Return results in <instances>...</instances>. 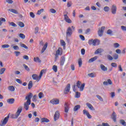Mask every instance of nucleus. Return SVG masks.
Listing matches in <instances>:
<instances>
[{
  "label": "nucleus",
  "mask_w": 126,
  "mask_h": 126,
  "mask_svg": "<svg viewBox=\"0 0 126 126\" xmlns=\"http://www.w3.org/2000/svg\"><path fill=\"white\" fill-rule=\"evenodd\" d=\"M50 103L53 105H59L60 104V100L58 98H55L51 100Z\"/></svg>",
  "instance_id": "8"
},
{
  "label": "nucleus",
  "mask_w": 126,
  "mask_h": 126,
  "mask_svg": "<svg viewBox=\"0 0 126 126\" xmlns=\"http://www.w3.org/2000/svg\"><path fill=\"white\" fill-rule=\"evenodd\" d=\"M30 15L31 16V17H32V18H35V14H34V13L31 12L30 13Z\"/></svg>",
  "instance_id": "56"
},
{
  "label": "nucleus",
  "mask_w": 126,
  "mask_h": 126,
  "mask_svg": "<svg viewBox=\"0 0 126 126\" xmlns=\"http://www.w3.org/2000/svg\"><path fill=\"white\" fill-rule=\"evenodd\" d=\"M9 24L10 25V26H12L13 27H17V25H16V24L13 22L11 23L9 22Z\"/></svg>",
  "instance_id": "41"
},
{
  "label": "nucleus",
  "mask_w": 126,
  "mask_h": 126,
  "mask_svg": "<svg viewBox=\"0 0 126 126\" xmlns=\"http://www.w3.org/2000/svg\"><path fill=\"white\" fill-rule=\"evenodd\" d=\"M112 83H112V81L111 80V79L107 80V82L104 81L103 82L104 85H108V84H109L110 85H112Z\"/></svg>",
  "instance_id": "22"
},
{
  "label": "nucleus",
  "mask_w": 126,
  "mask_h": 126,
  "mask_svg": "<svg viewBox=\"0 0 126 126\" xmlns=\"http://www.w3.org/2000/svg\"><path fill=\"white\" fill-rule=\"evenodd\" d=\"M44 12V9H41L40 10L37 11L36 14L37 15H40L42 13V12Z\"/></svg>",
  "instance_id": "40"
},
{
  "label": "nucleus",
  "mask_w": 126,
  "mask_h": 126,
  "mask_svg": "<svg viewBox=\"0 0 126 126\" xmlns=\"http://www.w3.org/2000/svg\"><path fill=\"white\" fill-rule=\"evenodd\" d=\"M15 99L14 98H9L7 99V102L8 104H13L14 103Z\"/></svg>",
  "instance_id": "25"
},
{
  "label": "nucleus",
  "mask_w": 126,
  "mask_h": 126,
  "mask_svg": "<svg viewBox=\"0 0 126 126\" xmlns=\"http://www.w3.org/2000/svg\"><path fill=\"white\" fill-rule=\"evenodd\" d=\"M111 12L112 14H116L117 13V6L113 5L111 7Z\"/></svg>",
  "instance_id": "15"
},
{
  "label": "nucleus",
  "mask_w": 126,
  "mask_h": 126,
  "mask_svg": "<svg viewBox=\"0 0 126 126\" xmlns=\"http://www.w3.org/2000/svg\"><path fill=\"white\" fill-rule=\"evenodd\" d=\"M103 10L104 11H105V12H108V11L110 10V8L108 6H105L104 7Z\"/></svg>",
  "instance_id": "49"
},
{
  "label": "nucleus",
  "mask_w": 126,
  "mask_h": 126,
  "mask_svg": "<svg viewBox=\"0 0 126 126\" xmlns=\"http://www.w3.org/2000/svg\"><path fill=\"white\" fill-rule=\"evenodd\" d=\"M21 47H22V48H24V49H26V50H28V47H27V46H26V45L22 43L20 44Z\"/></svg>",
  "instance_id": "42"
},
{
  "label": "nucleus",
  "mask_w": 126,
  "mask_h": 126,
  "mask_svg": "<svg viewBox=\"0 0 126 126\" xmlns=\"http://www.w3.org/2000/svg\"><path fill=\"white\" fill-rule=\"evenodd\" d=\"M75 30V28L72 26L71 27H69L66 30V38L68 37H71V35L73 33V31Z\"/></svg>",
  "instance_id": "2"
},
{
  "label": "nucleus",
  "mask_w": 126,
  "mask_h": 126,
  "mask_svg": "<svg viewBox=\"0 0 126 126\" xmlns=\"http://www.w3.org/2000/svg\"><path fill=\"white\" fill-rule=\"evenodd\" d=\"M78 63L79 64V67H81L82 65V59H81V58H80L79 59H78Z\"/></svg>",
  "instance_id": "35"
},
{
  "label": "nucleus",
  "mask_w": 126,
  "mask_h": 126,
  "mask_svg": "<svg viewBox=\"0 0 126 126\" xmlns=\"http://www.w3.org/2000/svg\"><path fill=\"white\" fill-rule=\"evenodd\" d=\"M96 97L100 101H103V98H102V97H101V96L99 95H96Z\"/></svg>",
  "instance_id": "61"
},
{
  "label": "nucleus",
  "mask_w": 126,
  "mask_h": 126,
  "mask_svg": "<svg viewBox=\"0 0 126 126\" xmlns=\"http://www.w3.org/2000/svg\"><path fill=\"white\" fill-rule=\"evenodd\" d=\"M64 19L67 23H71V22H72L71 20L68 17V16H67V12H66V14L64 15Z\"/></svg>",
  "instance_id": "11"
},
{
  "label": "nucleus",
  "mask_w": 126,
  "mask_h": 126,
  "mask_svg": "<svg viewBox=\"0 0 126 126\" xmlns=\"http://www.w3.org/2000/svg\"><path fill=\"white\" fill-rule=\"evenodd\" d=\"M107 34H108V35H110V36L113 35V31H112V30H108L107 31Z\"/></svg>",
  "instance_id": "38"
},
{
  "label": "nucleus",
  "mask_w": 126,
  "mask_h": 126,
  "mask_svg": "<svg viewBox=\"0 0 126 126\" xmlns=\"http://www.w3.org/2000/svg\"><path fill=\"white\" fill-rule=\"evenodd\" d=\"M6 20L4 18L1 17L0 18V23L2 25V22H5Z\"/></svg>",
  "instance_id": "47"
},
{
  "label": "nucleus",
  "mask_w": 126,
  "mask_h": 126,
  "mask_svg": "<svg viewBox=\"0 0 126 126\" xmlns=\"http://www.w3.org/2000/svg\"><path fill=\"white\" fill-rule=\"evenodd\" d=\"M114 46L115 48H119V47H120V44L118 43H115L114 44Z\"/></svg>",
  "instance_id": "62"
},
{
  "label": "nucleus",
  "mask_w": 126,
  "mask_h": 126,
  "mask_svg": "<svg viewBox=\"0 0 126 126\" xmlns=\"http://www.w3.org/2000/svg\"><path fill=\"white\" fill-rule=\"evenodd\" d=\"M68 111H69V105L67 103H65L64 104V112L66 113H68Z\"/></svg>",
  "instance_id": "17"
},
{
  "label": "nucleus",
  "mask_w": 126,
  "mask_h": 126,
  "mask_svg": "<svg viewBox=\"0 0 126 126\" xmlns=\"http://www.w3.org/2000/svg\"><path fill=\"white\" fill-rule=\"evenodd\" d=\"M100 68H101L103 71H107L108 70V68H107L106 66H105V65L102 64L100 65Z\"/></svg>",
  "instance_id": "28"
},
{
  "label": "nucleus",
  "mask_w": 126,
  "mask_h": 126,
  "mask_svg": "<svg viewBox=\"0 0 126 126\" xmlns=\"http://www.w3.org/2000/svg\"><path fill=\"white\" fill-rule=\"evenodd\" d=\"M47 47H48V43L46 42L41 50V54H43V53H44V52H45L46 50H47Z\"/></svg>",
  "instance_id": "19"
},
{
  "label": "nucleus",
  "mask_w": 126,
  "mask_h": 126,
  "mask_svg": "<svg viewBox=\"0 0 126 126\" xmlns=\"http://www.w3.org/2000/svg\"><path fill=\"white\" fill-rule=\"evenodd\" d=\"M32 101L34 102H36L37 101V95H34L32 97Z\"/></svg>",
  "instance_id": "52"
},
{
  "label": "nucleus",
  "mask_w": 126,
  "mask_h": 126,
  "mask_svg": "<svg viewBox=\"0 0 126 126\" xmlns=\"http://www.w3.org/2000/svg\"><path fill=\"white\" fill-rule=\"evenodd\" d=\"M105 27H102L101 29L98 31V34L100 37H102V36H103L104 31H105Z\"/></svg>",
  "instance_id": "9"
},
{
  "label": "nucleus",
  "mask_w": 126,
  "mask_h": 126,
  "mask_svg": "<svg viewBox=\"0 0 126 126\" xmlns=\"http://www.w3.org/2000/svg\"><path fill=\"white\" fill-rule=\"evenodd\" d=\"M81 53L83 56H84V55H85V49H82L81 50Z\"/></svg>",
  "instance_id": "60"
},
{
  "label": "nucleus",
  "mask_w": 126,
  "mask_h": 126,
  "mask_svg": "<svg viewBox=\"0 0 126 126\" xmlns=\"http://www.w3.org/2000/svg\"><path fill=\"white\" fill-rule=\"evenodd\" d=\"M28 89L30 90L32 87H33V82L32 81H30L29 82L28 85Z\"/></svg>",
  "instance_id": "27"
},
{
  "label": "nucleus",
  "mask_w": 126,
  "mask_h": 126,
  "mask_svg": "<svg viewBox=\"0 0 126 126\" xmlns=\"http://www.w3.org/2000/svg\"><path fill=\"white\" fill-rule=\"evenodd\" d=\"M62 55H63V49L61 47H59L57 50L56 53L55 54V62H57V60H58L59 56H62Z\"/></svg>",
  "instance_id": "5"
},
{
  "label": "nucleus",
  "mask_w": 126,
  "mask_h": 126,
  "mask_svg": "<svg viewBox=\"0 0 126 126\" xmlns=\"http://www.w3.org/2000/svg\"><path fill=\"white\" fill-rule=\"evenodd\" d=\"M86 105L87 107H89L90 110H91L92 111H94L95 109H94V107H93V106L91 105V104L89 103H87Z\"/></svg>",
  "instance_id": "24"
},
{
  "label": "nucleus",
  "mask_w": 126,
  "mask_h": 126,
  "mask_svg": "<svg viewBox=\"0 0 126 126\" xmlns=\"http://www.w3.org/2000/svg\"><path fill=\"white\" fill-rule=\"evenodd\" d=\"M70 90V84H68L64 90V94H67Z\"/></svg>",
  "instance_id": "10"
},
{
  "label": "nucleus",
  "mask_w": 126,
  "mask_h": 126,
  "mask_svg": "<svg viewBox=\"0 0 126 126\" xmlns=\"http://www.w3.org/2000/svg\"><path fill=\"white\" fill-rule=\"evenodd\" d=\"M13 48L14 49V50H15V51H17V50L19 49V47H18V46L16 45V46H13Z\"/></svg>",
  "instance_id": "59"
},
{
  "label": "nucleus",
  "mask_w": 126,
  "mask_h": 126,
  "mask_svg": "<svg viewBox=\"0 0 126 126\" xmlns=\"http://www.w3.org/2000/svg\"><path fill=\"white\" fill-rule=\"evenodd\" d=\"M23 66H24L26 70H27V71H30V68L28 67V66L24 64H23Z\"/></svg>",
  "instance_id": "48"
},
{
  "label": "nucleus",
  "mask_w": 126,
  "mask_h": 126,
  "mask_svg": "<svg viewBox=\"0 0 126 126\" xmlns=\"http://www.w3.org/2000/svg\"><path fill=\"white\" fill-rule=\"evenodd\" d=\"M88 43L89 45H93V46H98V45H100V40L98 39H95L94 40L92 39L89 40Z\"/></svg>",
  "instance_id": "4"
},
{
  "label": "nucleus",
  "mask_w": 126,
  "mask_h": 126,
  "mask_svg": "<svg viewBox=\"0 0 126 126\" xmlns=\"http://www.w3.org/2000/svg\"><path fill=\"white\" fill-rule=\"evenodd\" d=\"M31 104V102L30 101H27L24 103V107L26 111H28L29 110V105Z\"/></svg>",
  "instance_id": "12"
},
{
  "label": "nucleus",
  "mask_w": 126,
  "mask_h": 126,
  "mask_svg": "<svg viewBox=\"0 0 126 126\" xmlns=\"http://www.w3.org/2000/svg\"><path fill=\"white\" fill-rule=\"evenodd\" d=\"M33 96V94L30 93L27 96H26V100H27V102H31V98Z\"/></svg>",
  "instance_id": "14"
},
{
  "label": "nucleus",
  "mask_w": 126,
  "mask_h": 126,
  "mask_svg": "<svg viewBox=\"0 0 126 126\" xmlns=\"http://www.w3.org/2000/svg\"><path fill=\"white\" fill-rule=\"evenodd\" d=\"M52 69L55 71V72H57L58 71V66L56 65H54L52 67Z\"/></svg>",
  "instance_id": "37"
},
{
  "label": "nucleus",
  "mask_w": 126,
  "mask_h": 126,
  "mask_svg": "<svg viewBox=\"0 0 126 126\" xmlns=\"http://www.w3.org/2000/svg\"><path fill=\"white\" fill-rule=\"evenodd\" d=\"M79 109H80V105H77L74 107L73 111L74 112H76Z\"/></svg>",
  "instance_id": "32"
},
{
  "label": "nucleus",
  "mask_w": 126,
  "mask_h": 126,
  "mask_svg": "<svg viewBox=\"0 0 126 126\" xmlns=\"http://www.w3.org/2000/svg\"><path fill=\"white\" fill-rule=\"evenodd\" d=\"M88 76H89L90 77H92V78H93V77H95V74H94V73H89L88 74Z\"/></svg>",
  "instance_id": "51"
},
{
  "label": "nucleus",
  "mask_w": 126,
  "mask_h": 126,
  "mask_svg": "<svg viewBox=\"0 0 126 126\" xmlns=\"http://www.w3.org/2000/svg\"><path fill=\"white\" fill-rule=\"evenodd\" d=\"M111 118L115 123L117 122V115L116 114V112H115L114 111L113 112L111 115Z\"/></svg>",
  "instance_id": "18"
},
{
  "label": "nucleus",
  "mask_w": 126,
  "mask_h": 126,
  "mask_svg": "<svg viewBox=\"0 0 126 126\" xmlns=\"http://www.w3.org/2000/svg\"><path fill=\"white\" fill-rule=\"evenodd\" d=\"M50 11L51 13H56V12H57V11L55 9L53 8L50 9Z\"/></svg>",
  "instance_id": "57"
},
{
  "label": "nucleus",
  "mask_w": 126,
  "mask_h": 126,
  "mask_svg": "<svg viewBox=\"0 0 126 126\" xmlns=\"http://www.w3.org/2000/svg\"><path fill=\"white\" fill-rule=\"evenodd\" d=\"M9 11H10L11 12H12L13 13H14L15 14H18V12L17 10L14 9H9Z\"/></svg>",
  "instance_id": "31"
},
{
  "label": "nucleus",
  "mask_w": 126,
  "mask_h": 126,
  "mask_svg": "<svg viewBox=\"0 0 126 126\" xmlns=\"http://www.w3.org/2000/svg\"><path fill=\"white\" fill-rule=\"evenodd\" d=\"M8 90H9V91H11V92H13V91L15 90V88L13 86H10L8 87Z\"/></svg>",
  "instance_id": "26"
},
{
  "label": "nucleus",
  "mask_w": 126,
  "mask_h": 126,
  "mask_svg": "<svg viewBox=\"0 0 126 126\" xmlns=\"http://www.w3.org/2000/svg\"><path fill=\"white\" fill-rule=\"evenodd\" d=\"M9 119V114L7 115V117H6L3 121L2 122L1 124L0 125V126H5L6 124H7V122H8V119Z\"/></svg>",
  "instance_id": "7"
},
{
  "label": "nucleus",
  "mask_w": 126,
  "mask_h": 126,
  "mask_svg": "<svg viewBox=\"0 0 126 126\" xmlns=\"http://www.w3.org/2000/svg\"><path fill=\"white\" fill-rule=\"evenodd\" d=\"M18 25L21 28H23L25 25H24V23L22 22H19Z\"/></svg>",
  "instance_id": "34"
},
{
  "label": "nucleus",
  "mask_w": 126,
  "mask_h": 126,
  "mask_svg": "<svg viewBox=\"0 0 126 126\" xmlns=\"http://www.w3.org/2000/svg\"><path fill=\"white\" fill-rule=\"evenodd\" d=\"M9 47H10V46L8 44H3V45H1V48H2L3 49L9 48Z\"/></svg>",
  "instance_id": "44"
},
{
  "label": "nucleus",
  "mask_w": 126,
  "mask_h": 126,
  "mask_svg": "<svg viewBox=\"0 0 126 126\" xmlns=\"http://www.w3.org/2000/svg\"><path fill=\"white\" fill-rule=\"evenodd\" d=\"M111 66H112L113 67H117L118 66V64H117V63H111Z\"/></svg>",
  "instance_id": "53"
},
{
  "label": "nucleus",
  "mask_w": 126,
  "mask_h": 126,
  "mask_svg": "<svg viewBox=\"0 0 126 126\" xmlns=\"http://www.w3.org/2000/svg\"><path fill=\"white\" fill-rule=\"evenodd\" d=\"M83 115H87V118H88V119H92V116L90 115V114H89V112H88V111H87L86 110H84L83 111Z\"/></svg>",
  "instance_id": "16"
},
{
  "label": "nucleus",
  "mask_w": 126,
  "mask_h": 126,
  "mask_svg": "<svg viewBox=\"0 0 126 126\" xmlns=\"http://www.w3.org/2000/svg\"><path fill=\"white\" fill-rule=\"evenodd\" d=\"M72 5V3L71 2V1H68L67 3V7H70V6H71Z\"/></svg>",
  "instance_id": "54"
},
{
  "label": "nucleus",
  "mask_w": 126,
  "mask_h": 126,
  "mask_svg": "<svg viewBox=\"0 0 126 126\" xmlns=\"http://www.w3.org/2000/svg\"><path fill=\"white\" fill-rule=\"evenodd\" d=\"M96 60H97V57L95 56L94 58H92L91 59H90L89 60V63H93V62H94V61H96Z\"/></svg>",
  "instance_id": "30"
},
{
  "label": "nucleus",
  "mask_w": 126,
  "mask_h": 126,
  "mask_svg": "<svg viewBox=\"0 0 126 126\" xmlns=\"http://www.w3.org/2000/svg\"><path fill=\"white\" fill-rule=\"evenodd\" d=\"M33 61L34 63H39L42 62L41 60H40V58H39L38 57H34L33 58Z\"/></svg>",
  "instance_id": "23"
},
{
  "label": "nucleus",
  "mask_w": 126,
  "mask_h": 126,
  "mask_svg": "<svg viewBox=\"0 0 126 126\" xmlns=\"http://www.w3.org/2000/svg\"><path fill=\"white\" fill-rule=\"evenodd\" d=\"M14 53L16 55V57H18V56L20 55V52L19 51H15Z\"/></svg>",
  "instance_id": "63"
},
{
  "label": "nucleus",
  "mask_w": 126,
  "mask_h": 126,
  "mask_svg": "<svg viewBox=\"0 0 126 126\" xmlns=\"http://www.w3.org/2000/svg\"><path fill=\"white\" fill-rule=\"evenodd\" d=\"M76 84L78 88L80 89V91H83L84 87H85V84L83 83L81 85V82L78 81Z\"/></svg>",
  "instance_id": "6"
},
{
  "label": "nucleus",
  "mask_w": 126,
  "mask_h": 126,
  "mask_svg": "<svg viewBox=\"0 0 126 126\" xmlns=\"http://www.w3.org/2000/svg\"><path fill=\"white\" fill-rule=\"evenodd\" d=\"M107 58L108 60H109V61H113V60H114V58H113V57H112L110 55H108L107 56Z\"/></svg>",
  "instance_id": "45"
},
{
  "label": "nucleus",
  "mask_w": 126,
  "mask_h": 126,
  "mask_svg": "<svg viewBox=\"0 0 126 126\" xmlns=\"http://www.w3.org/2000/svg\"><path fill=\"white\" fill-rule=\"evenodd\" d=\"M5 68H1L0 69V74H3L4 73V72L5 71Z\"/></svg>",
  "instance_id": "39"
},
{
  "label": "nucleus",
  "mask_w": 126,
  "mask_h": 126,
  "mask_svg": "<svg viewBox=\"0 0 126 126\" xmlns=\"http://www.w3.org/2000/svg\"><path fill=\"white\" fill-rule=\"evenodd\" d=\"M54 119L55 122L60 119V112H59V111H57L55 112L54 116Z\"/></svg>",
  "instance_id": "13"
},
{
  "label": "nucleus",
  "mask_w": 126,
  "mask_h": 126,
  "mask_svg": "<svg viewBox=\"0 0 126 126\" xmlns=\"http://www.w3.org/2000/svg\"><path fill=\"white\" fill-rule=\"evenodd\" d=\"M102 53V49L98 48L94 52L95 55H98V54H101Z\"/></svg>",
  "instance_id": "33"
},
{
  "label": "nucleus",
  "mask_w": 126,
  "mask_h": 126,
  "mask_svg": "<svg viewBox=\"0 0 126 126\" xmlns=\"http://www.w3.org/2000/svg\"><path fill=\"white\" fill-rule=\"evenodd\" d=\"M16 81H17V83H19V84H22V81L19 79H16Z\"/></svg>",
  "instance_id": "58"
},
{
  "label": "nucleus",
  "mask_w": 126,
  "mask_h": 126,
  "mask_svg": "<svg viewBox=\"0 0 126 126\" xmlns=\"http://www.w3.org/2000/svg\"><path fill=\"white\" fill-rule=\"evenodd\" d=\"M75 97V98H80V93L76 92Z\"/></svg>",
  "instance_id": "46"
},
{
  "label": "nucleus",
  "mask_w": 126,
  "mask_h": 126,
  "mask_svg": "<svg viewBox=\"0 0 126 126\" xmlns=\"http://www.w3.org/2000/svg\"><path fill=\"white\" fill-rule=\"evenodd\" d=\"M19 37L21 39H25V35H24L23 33H20Z\"/></svg>",
  "instance_id": "50"
},
{
  "label": "nucleus",
  "mask_w": 126,
  "mask_h": 126,
  "mask_svg": "<svg viewBox=\"0 0 126 126\" xmlns=\"http://www.w3.org/2000/svg\"><path fill=\"white\" fill-rule=\"evenodd\" d=\"M65 62V58L64 57H61V59L60 60V65L61 66L63 65V64H64Z\"/></svg>",
  "instance_id": "20"
},
{
  "label": "nucleus",
  "mask_w": 126,
  "mask_h": 126,
  "mask_svg": "<svg viewBox=\"0 0 126 126\" xmlns=\"http://www.w3.org/2000/svg\"><path fill=\"white\" fill-rule=\"evenodd\" d=\"M60 42L61 46H63V49L64 50L65 49V42L63 40H61Z\"/></svg>",
  "instance_id": "29"
},
{
  "label": "nucleus",
  "mask_w": 126,
  "mask_h": 126,
  "mask_svg": "<svg viewBox=\"0 0 126 126\" xmlns=\"http://www.w3.org/2000/svg\"><path fill=\"white\" fill-rule=\"evenodd\" d=\"M113 58L114 60H118V59H119V55L115 54L113 56Z\"/></svg>",
  "instance_id": "55"
},
{
  "label": "nucleus",
  "mask_w": 126,
  "mask_h": 126,
  "mask_svg": "<svg viewBox=\"0 0 126 126\" xmlns=\"http://www.w3.org/2000/svg\"><path fill=\"white\" fill-rule=\"evenodd\" d=\"M38 98L39 99H42V98H44V94H43L42 92H40L38 94Z\"/></svg>",
  "instance_id": "36"
},
{
  "label": "nucleus",
  "mask_w": 126,
  "mask_h": 126,
  "mask_svg": "<svg viewBox=\"0 0 126 126\" xmlns=\"http://www.w3.org/2000/svg\"><path fill=\"white\" fill-rule=\"evenodd\" d=\"M45 73V69H42L41 70L39 75L36 74H33L32 75V78L33 80H36L37 82H39L42 78V75H43V73Z\"/></svg>",
  "instance_id": "1"
},
{
  "label": "nucleus",
  "mask_w": 126,
  "mask_h": 126,
  "mask_svg": "<svg viewBox=\"0 0 126 126\" xmlns=\"http://www.w3.org/2000/svg\"><path fill=\"white\" fill-rule=\"evenodd\" d=\"M21 112H22V107H20L18 108V110L16 114H11L10 118L11 119H17V118L19 117V115H20V114H21Z\"/></svg>",
  "instance_id": "3"
},
{
  "label": "nucleus",
  "mask_w": 126,
  "mask_h": 126,
  "mask_svg": "<svg viewBox=\"0 0 126 126\" xmlns=\"http://www.w3.org/2000/svg\"><path fill=\"white\" fill-rule=\"evenodd\" d=\"M121 29L123 30V31H126V27L125 26H122Z\"/></svg>",
  "instance_id": "64"
},
{
  "label": "nucleus",
  "mask_w": 126,
  "mask_h": 126,
  "mask_svg": "<svg viewBox=\"0 0 126 126\" xmlns=\"http://www.w3.org/2000/svg\"><path fill=\"white\" fill-rule=\"evenodd\" d=\"M120 124H121V125H122V126H126V121H125L124 120H120Z\"/></svg>",
  "instance_id": "43"
},
{
  "label": "nucleus",
  "mask_w": 126,
  "mask_h": 126,
  "mask_svg": "<svg viewBox=\"0 0 126 126\" xmlns=\"http://www.w3.org/2000/svg\"><path fill=\"white\" fill-rule=\"evenodd\" d=\"M41 123H50V120L46 118H42L41 119Z\"/></svg>",
  "instance_id": "21"
}]
</instances>
